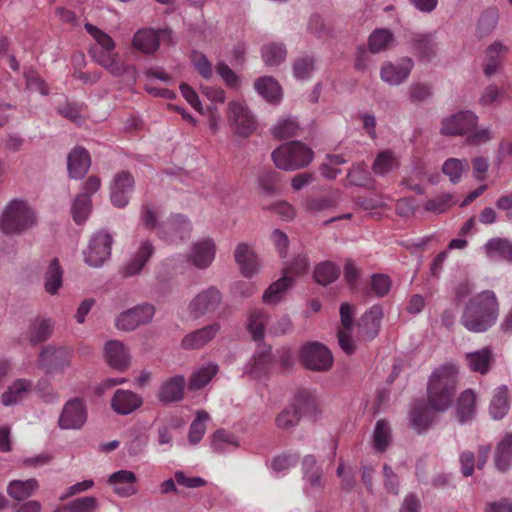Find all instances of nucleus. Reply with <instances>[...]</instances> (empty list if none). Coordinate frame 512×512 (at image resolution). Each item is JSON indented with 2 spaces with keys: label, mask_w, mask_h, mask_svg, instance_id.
<instances>
[{
  "label": "nucleus",
  "mask_w": 512,
  "mask_h": 512,
  "mask_svg": "<svg viewBox=\"0 0 512 512\" xmlns=\"http://www.w3.org/2000/svg\"><path fill=\"white\" fill-rule=\"evenodd\" d=\"M509 408L508 389L505 385H502L494 390L489 412L493 419L500 420L506 416Z\"/></svg>",
  "instance_id": "nucleus-40"
},
{
  "label": "nucleus",
  "mask_w": 512,
  "mask_h": 512,
  "mask_svg": "<svg viewBox=\"0 0 512 512\" xmlns=\"http://www.w3.org/2000/svg\"><path fill=\"white\" fill-rule=\"evenodd\" d=\"M190 221L181 214L171 216L158 227V236L167 243H178L190 236Z\"/></svg>",
  "instance_id": "nucleus-14"
},
{
  "label": "nucleus",
  "mask_w": 512,
  "mask_h": 512,
  "mask_svg": "<svg viewBox=\"0 0 512 512\" xmlns=\"http://www.w3.org/2000/svg\"><path fill=\"white\" fill-rule=\"evenodd\" d=\"M410 44L420 60L431 61L439 50V42L435 32L412 33Z\"/></svg>",
  "instance_id": "nucleus-18"
},
{
  "label": "nucleus",
  "mask_w": 512,
  "mask_h": 512,
  "mask_svg": "<svg viewBox=\"0 0 512 512\" xmlns=\"http://www.w3.org/2000/svg\"><path fill=\"white\" fill-rule=\"evenodd\" d=\"M476 396L472 390H465L457 401V416L461 423L470 420L475 414Z\"/></svg>",
  "instance_id": "nucleus-48"
},
{
  "label": "nucleus",
  "mask_w": 512,
  "mask_h": 512,
  "mask_svg": "<svg viewBox=\"0 0 512 512\" xmlns=\"http://www.w3.org/2000/svg\"><path fill=\"white\" fill-rule=\"evenodd\" d=\"M299 460V455L295 453H285L275 457L272 461L271 467L274 472H285L291 467H294Z\"/></svg>",
  "instance_id": "nucleus-64"
},
{
  "label": "nucleus",
  "mask_w": 512,
  "mask_h": 512,
  "mask_svg": "<svg viewBox=\"0 0 512 512\" xmlns=\"http://www.w3.org/2000/svg\"><path fill=\"white\" fill-rule=\"evenodd\" d=\"M158 210L151 204H143L140 211V223L148 230H155L162 222L158 221Z\"/></svg>",
  "instance_id": "nucleus-61"
},
{
  "label": "nucleus",
  "mask_w": 512,
  "mask_h": 512,
  "mask_svg": "<svg viewBox=\"0 0 512 512\" xmlns=\"http://www.w3.org/2000/svg\"><path fill=\"white\" fill-rule=\"evenodd\" d=\"M271 362V348L262 347L253 355L250 362L245 365L244 373L255 379L261 378L268 372Z\"/></svg>",
  "instance_id": "nucleus-29"
},
{
  "label": "nucleus",
  "mask_w": 512,
  "mask_h": 512,
  "mask_svg": "<svg viewBox=\"0 0 512 512\" xmlns=\"http://www.w3.org/2000/svg\"><path fill=\"white\" fill-rule=\"evenodd\" d=\"M309 260L306 255L298 254L283 270V276L272 283L263 294L267 304L278 303L285 291L292 285V276L302 275L308 271Z\"/></svg>",
  "instance_id": "nucleus-5"
},
{
  "label": "nucleus",
  "mask_w": 512,
  "mask_h": 512,
  "mask_svg": "<svg viewBox=\"0 0 512 512\" xmlns=\"http://www.w3.org/2000/svg\"><path fill=\"white\" fill-rule=\"evenodd\" d=\"M413 68L414 61L410 57L386 61L380 68V79L389 86H400L407 81Z\"/></svg>",
  "instance_id": "nucleus-12"
},
{
  "label": "nucleus",
  "mask_w": 512,
  "mask_h": 512,
  "mask_svg": "<svg viewBox=\"0 0 512 512\" xmlns=\"http://www.w3.org/2000/svg\"><path fill=\"white\" fill-rule=\"evenodd\" d=\"M392 442V429L389 422L385 419H380L376 422L372 434V446L375 451L382 453L387 450Z\"/></svg>",
  "instance_id": "nucleus-41"
},
{
  "label": "nucleus",
  "mask_w": 512,
  "mask_h": 512,
  "mask_svg": "<svg viewBox=\"0 0 512 512\" xmlns=\"http://www.w3.org/2000/svg\"><path fill=\"white\" fill-rule=\"evenodd\" d=\"M154 253V246L149 240L142 241L134 257L122 268L123 277H132L141 272Z\"/></svg>",
  "instance_id": "nucleus-26"
},
{
  "label": "nucleus",
  "mask_w": 512,
  "mask_h": 512,
  "mask_svg": "<svg viewBox=\"0 0 512 512\" xmlns=\"http://www.w3.org/2000/svg\"><path fill=\"white\" fill-rule=\"evenodd\" d=\"M219 367L215 363H207L197 368L190 376L188 389L197 391L208 385L218 373Z\"/></svg>",
  "instance_id": "nucleus-37"
},
{
  "label": "nucleus",
  "mask_w": 512,
  "mask_h": 512,
  "mask_svg": "<svg viewBox=\"0 0 512 512\" xmlns=\"http://www.w3.org/2000/svg\"><path fill=\"white\" fill-rule=\"evenodd\" d=\"M315 71V58L310 55H304L293 61V77L298 81L309 80Z\"/></svg>",
  "instance_id": "nucleus-47"
},
{
  "label": "nucleus",
  "mask_w": 512,
  "mask_h": 512,
  "mask_svg": "<svg viewBox=\"0 0 512 512\" xmlns=\"http://www.w3.org/2000/svg\"><path fill=\"white\" fill-rule=\"evenodd\" d=\"M313 156L311 148L300 141L283 143L271 154L275 166L284 171H295L308 166Z\"/></svg>",
  "instance_id": "nucleus-4"
},
{
  "label": "nucleus",
  "mask_w": 512,
  "mask_h": 512,
  "mask_svg": "<svg viewBox=\"0 0 512 512\" xmlns=\"http://www.w3.org/2000/svg\"><path fill=\"white\" fill-rule=\"evenodd\" d=\"M91 165L89 153L84 148H74L67 158L69 176L73 179L83 178Z\"/></svg>",
  "instance_id": "nucleus-27"
},
{
  "label": "nucleus",
  "mask_w": 512,
  "mask_h": 512,
  "mask_svg": "<svg viewBox=\"0 0 512 512\" xmlns=\"http://www.w3.org/2000/svg\"><path fill=\"white\" fill-rule=\"evenodd\" d=\"M394 42V35L389 29L377 28L368 38V47L371 53H380L389 48Z\"/></svg>",
  "instance_id": "nucleus-44"
},
{
  "label": "nucleus",
  "mask_w": 512,
  "mask_h": 512,
  "mask_svg": "<svg viewBox=\"0 0 512 512\" xmlns=\"http://www.w3.org/2000/svg\"><path fill=\"white\" fill-rule=\"evenodd\" d=\"M322 475L323 472L321 470L314 471L312 474H307V476L303 477L306 494L314 496L322 491L324 487Z\"/></svg>",
  "instance_id": "nucleus-63"
},
{
  "label": "nucleus",
  "mask_w": 512,
  "mask_h": 512,
  "mask_svg": "<svg viewBox=\"0 0 512 512\" xmlns=\"http://www.w3.org/2000/svg\"><path fill=\"white\" fill-rule=\"evenodd\" d=\"M105 358L108 364L118 370H124L129 364V353L124 344L118 340H110L105 345Z\"/></svg>",
  "instance_id": "nucleus-30"
},
{
  "label": "nucleus",
  "mask_w": 512,
  "mask_h": 512,
  "mask_svg": "<svg viewBox=\"0 0 512 512\" xmlns=\"http://www.w3.org/2000/svg\"><path fill=\"white\" fill-rule=\"evenodd\" d=\"M399 167V160L391 150L379 152L373 162L372 170L375 174L384 176Z\"/></svg>",
  "instance_id": "nucleus-45"
},
{
  "label": "nucleus",
  "mask_w": 512,
  "mask_h": 512,
  "mask_svg": "<svg viewBox=\"0 0 512 512\" xmlns=\"http://www.w3.org/2000/svg\"><path fill=\"white\" fill-rule=\"evenodd\" d=\"M267 321L268 314L263 309L256 308L250 312L247 322V329L252 335L253 340H263Z\"/></svg>",
  "instance_id": "nucleus-43"
},
{
  "label": "nucleus",
  "mask_w": 512,
  "mask_h": 512,
  "mask_svg": "<svg viewBox=\"0 0 512 512\" xmlns=\"http://www.w3.org/2000/svg\"><path fill=\"white\" fill-rule=\"evenodd\" d=\"M133 189V176L126 171L117 173L110 187V199L112 204L118 208L127 206Z\"/></svg>",
  "instance_id": "nucleus-17"
},
{
  "label": "nucleus",
  "mask_w": 512,
  "mask_h": 512,
  "mask_svg": "<svg viewBox=\"0 0 512 512\" xmlns=\"http://www.w3.org/2000/svg\"><path fill=\"white\" fill-rule=\"evenodd\" d=\"M32 389V382L28 379H16L1 395L2 405L9 407L22 402Z\"/></svg>",
  "instance_id": "nucleus-28"
},
{
  "label": "nucleus",
  "mask_w": 512,
  "mask_h": 512,
  "mask_svg": "<svg viewBox=\"0 0 512 512\" xmlns=\"http://www.w3.org/2000/svg\"><path fill=\"white\" fill-rule=\"evenodd\" d=\"M235 261L245 277H251L258 271V259L253 249L246 243H240L235 249Z\"/></svg>",
  "instance_id": "nucleus-31"
},
{
  "label": "nucleus",
  "mask_w": 512,
  "mask_h": 512,
  "mask_svg": "<svg viewBox=\"0 0 512 512\" xmlns=\"http://www.w3.org/2000/svg\"><path fill=\"white\" fill-rule=\"evenodd\" d=\"M90 54L97 64L101 65L111 74L118 73V63L120 61L118 60L117 53H115L114 50H98L92 48L90 50Z\"/></svg>",
  "instance_id": "nucleus-50"
},
{
  "label": "nucleus",
  "mask_w": 512,
  "mask_h": 512,
  "mask_svg": "<svg viewBox=\"0 0 512 512\" xmlns=\"http://www.w3.org/2000/svg\"><path fill=\"white\" fill-rule=\"evenodd\" d=\"M227 118L233 132L242 137H248L256 130L257 123L253 114L241 101L228 103Z\"/></svg>",
  "instance_id": "nucleus-8"
},
{
  "label": "nucleus",
  "mask_w": 512,
  "mask_h": 512,
  "mask_svg": "<svg viewBox=\"0 0 512 512\" xmlns=\"http://www.w3.org/2000/svg\"><path fill=\"white\" fill-rule=\"evenodd\" d=\"M91 198L87 193H80L72 205L73 219L77 224L84 223L91 212Z\"/></svg>",
  "instance_id": "nucleus-52"
},
{
  "label": "nucleus",
  "mask_w": 512,
  "mask_h": 512,
  "mask_svg": "<svg viewBox=\"0 0 512 512\" xmlns=\"http://www.w3.org/2000/svg\"><path fill=\"white\" fill-rule=\"evenodd\" d=\"M507 52L508 47L499 41L492 43L486 49L483 63V72L487 77H491L496 73Z\"/></svg>",
  "instance_id": "nucleus-33"
},
{
  "label": "nucleus",
  "mask_w": 512,
  "mask_h": 512,
  "mask_svg": "<svg viewBox=\"0 0 512 512\" xmlns=\"http://www.w3.org/2000/svg\"><path fill=\"white\" fill-rule=\"evenodd\" d=\"M39 488V482L30 478L27 480H12L7 487L8 495L18 501L31 497Z\"/></svg>",
  "instance_id": "nucleus-39"
},
{
  "label": "nucleus",
  "mask_w": 512,
  "mask_h": 512,
  "mask_svg": "<svg viewBox=\"0 0 512 512\" xmlns=\"http://www.w3.org/2000/svg\"><path fill=\"white\" fill-rule=\"evenodd\" d=\"M453 196L451 194H441L425 203V210L432 213H442L453 205Z\"/></svg>",
  "instance_id": "nucleus-62"
},
{
  "label": "nucleus",
  "mask_w": 512,
  "mask_h": 512,
  "mask_svg": "<svg viewBox=\"0 0 512 512\" xmlns=\"http://www.w3.org/2000/svg\"><path fill=\"white\" fill-rule=\"evenodd\" d=\"M340 318L342 328L338 331V343L341 349L348 355L355 351V344L351 339V331L354 323V307L349 303L340 306Z\"/></svg>",
  "instance_id": "nucleus-21"
},
{
  "label": "nucleus",
  "mask_w": 512,
  "mask_h": 512,
  "mask_svg": "<svg viewBox=\"0 0 512 512\" xmlns=\"http://www.w3.org/2000/svg\"><path fill=\"white\" fill-rule=\"evenodd\" d=\"M494 463L496 468L501 471H507L512 465V434L507 433L497 443Z\"/></svg>",
  "instance_id": "nucleus-36"
},
{
  "label": "nucleus",
  "mask_w": 512,
  "mask_h": 512,
  "mask_svg": "<svg viewBox=\"0 0 512 512\" xmlns=\"http://www.w3.org/2000/svg\"><path fill=\"white\" fill-rule=\"evenodd\" d=\"M54 323L50 319H35L30 325V339L33 343L47 340L53 331Z\"/></svg>",
  "instance_id": "nucleus-51"
},
{
  "label": "nucleus",
  "mask_w": 512,
  "mask_h": 512,
  "mask_svg": "<svg viewBox=\"0 0 512 512\" xmlns=\"http://www.w3.org/2000/svg\"><path fill=\"white\" fill-rule=\"evenodd\" d=\"M155 314V308L149 303L136 305L128 309L116 318L117 329L123 331L135 330L138 326L149 323Z\"/></svg>",
  "instance_id": "nucleus-13"
},
{
  "label": "nucleus",
  "mask_w": 512,
  "mask_h": 512,
  "mask_svg": "<svg viewBox=\"0 0 512 512\" xmlns=\"http://www.w3.org/2000/svg\"><path fill=\"white\" fill-rule=\"evenodd\" d=\"M143 403L142 397L131 390L118 389L115 391L111 407L116 414L129 415Z\"/></svg>",
  "instance_id": "nucleus-23"
},
{
  "label": "nucleus",
  "mask_w": 512,
  "mask_h": 512,
  "mask_svg": "<svg viewBox=\"0 0 512 512\" xmlns=\"http://www.w3.org/2000/svg\"><path fill=\"white\" fill-rule=\"evenodd\" d=\"M113 237L105 230L97 231L89 240L86 250L83 251L84 261L91 267H100L111 256Z\"/></svg>",
  "instance_id": "nucleus-7"
},
{
  "label": "nucleus",
  "mask_w": 512,
  "mask_h": 512,
  "mask_svg": "<svg viewBox=\"0 0 512 512\" xmlns=\"http://www.w3.org/2000/svg\"><path fill=\"white\" fill-rule=\"evenodd\" d=\"M457 384V370L446 364L435 369L428 383V402L438 412L447 410L454 399Z\"/></svg>",
  "instance_id": "nucleus-2"
},
{
  "label": "nucleus",
  "mask_w": 512,
  "mask_h": 512,
  "mask_svg": "<svg viewBox=\"0 0 512 512\" xmlns=\"http://www.w3.org/2000/svg\"><path fill=\"white\" fill-rule=\"evenodd\" d=\"M300 356L304 366L313 371H327L333 364V356L329 349L318 342L304 345Z\"/></svg>",
  "instance_id": "nucleus-9"
},
{
  "label": "nucleus",
  "mask_w": 512,
  "mask_h": 512,
  "mask_svg": "<svg viewBox=\"0 0 512 512\" xmlns=\"http://www.w3.org/2000/svg\"><path fill=\"white\" fill-rule=\"evenodd\" d=\"M216 255V245L211 238H204L191 245L188 260L198 269H206Z\"/></svg>",
  "instance_id": "nucleus-20"
},
{
  "label": "nucleus",
  "mask_w": 512,
  "mask_h": 512,
  "mask_svg": "<svg viewBox=\"0 0 512 512\" xmlns=\"http://www.w3.org/2000/svg\"><path fill=\"white\" fill-rule=\"evenodd\" d=\"M185 386L186 380L184 376H172L161 384L157 395L158 399L164 404L181 401L184 396Z\"/></svg>",
  "instance_id": "nucleus-25"
},
{
  "label": "nucleus",
  "mask_w": 512,
  "mask_h": 512,
  "mask_svg": "<svg viewBox=\"0 0 512 512\" xmlns=\"http://www.w3.org/2000/svg\"><path fill=\"white\" fill-rule=\"evenodd\" d=\"M87 420V409L83 399L73 398L68 400L59 417L61 429H80Z\"/></svg>",
  "instance_id": "nucleus-16"
},
{
  "label": "nucleus",
  "mask_w": 512,
  "mask_h": 512,
  "mask_svg": "<svg viewBox=\"0 0 512 512\" xmlns=\"http://www.w3.org/2000/svg\"><path fill=\"white\" fill-rule=\"evenodd\" d=\"M487 257L491 260H504L512 263V241L506 238H491L484 246Z\"/></svg>",
  "instance_id": "nucleus-34"
},
{
  "label": "nucleus",
  "mask_w": 512,
  "mask_h": 512,
  "mask_svg": "<svg viewBox=\"0 0 512 512\" xmlns=\"http://www.w3.org/2000/svg\"><path fill=\"white\" fill-rule=\"evenodd\" d=\"M411 426L418 432L426 431L434 419V413L423 400L414 402L409 415Z\"/></svg>",
  "instance_id": "nucleus-32"
},
{
  "label": "nucleus",
  "mask_w": 512,
  "mask_h": 512,
  "mask_svg": "<svg viewBox=\"0 0 512 512\" xmlns=\"http://www.w3.org/2000/svg\"><path fill=\"white\" fill-rule=\"evenodd\" d=\"M87 33L96 41V43L100 46L101 50H114L115 42L106 32L102 31L98 27L94 26L91 23H85L84 25Z\"/></svg>",
  "instance_id": "nucleus-59"
},
{
  "label": "nucleus",
  "mask_w": 512,
  "mask_h": 512,
  "mask_svg": "<svg viewBox=\"0 0 512 512\" xmlns=\"http://www.w3.org/2000/svg\"><path fill=\"white\" fill-rule=\"evenodd\" d=\"M300 420V412L295 405L289 406L282 410L276 417V425L281 429H289L298 424Z\"/></svg>",
  "instance_id": "nucleus-58"
},
{
  "label": "nucleus",
  "mask_w": 512,
  "mask_h": 512,
  "mask_svg": "<svg viewBox=\"0 0 512 512\" xmlns=\"http://www.w3.org/2000/svg\"><path fill=\"white\" fill-rule=\"evenodd\" d=\"M190 61L194 69L203 79L210 80L213 77L212 63L204 53L198 50H192L190 54Z\"/></svg>",
  "instance_id": "nucleus-55"
},
{
  "label": "nucleus",
  "mask_w": 512,
  "mask_h": 512,
  "mask_svg": "<svg viewBox=\"0 0 512 512\" xmlns=\"http://www.w3.org/2000/svg\"><path fill=\"white\" fill-rule=\"evenodd\" d=\"M478 116L469 110L460 111L442 120L441 134L443 135H467L476 128Z\"/></svg>",
  "instance_id": "nucleus-15"
},
{
  "label": "nucleus",
  "mask_w": 512,
  "mask_h": 512,
  "mask_svg": "<svg viewBox=\"0 0 512 512\" xmlns=\"http://www.w3.org/2000/svg\"><path fill=\"white\" fill-rule=\"evenodd\" d=\"M298 123L292 118L280 119L272 128V134L278 139H286L296 135Z\"/></svg>",
  "instance_id": "nucleus-60"
},
{
  "label": "nucleus",
  "mask_w": 512,
  "mask_h": 512,
  "mask_svg": "<svg viewBox=\"0 0 512 512\" xmlns=\"http://www.w3.org/2000/svg\"><path fill=\"white\" fill-rule=\"evenodd\" d=\"M261 53L263 61L268 66H278L287 57V50L283 43H268L262 47Z\"/></svg>",
  "instance_id": "nucleus-46"
},
{
  "label": "nucleus",
  "mask_w": 512,
  "mask_h": 512,
  "mask_svg": "<svg viewBox=\"0 0 512 512\" xmlns=\"http://www.w3.org/2000/svg\"><path fill=\"white\" fill-rule=\"evenodd\" d=\"M339 275V267L330 261L318 264L314 270V278L316 282L324 286L334 282Z\"/></svg>",
  "instance_id": "nucleus-49"
},
{
  "label": "nucleus",
  "mask_w": 512,
  "mask_h": 512,
  "mask_svg": "<svg viewBox=\"0 0 512 512\" xmlns=\"http://www.w3.org/2000/svg\"><path fill=\"white\" fill-rule=\"evenodd\" d=\"M136 475L130 470H119L112 473L108 478V484L113 487V491L120 497H130L137 493L135 483Z\"/></svg>",
  "instance_id": "nucleus-24"
},
{
  "label": "nucleus",
  "mask_w": 512,
  "mask_h": 512,
  "mask_svg": "<svg viewBox=\"0 0 512 512\" xmlns=\"http://www.w3.org/2000/svg\"><path fill=\"white\" fill-rule=\"evenodd\" d=\"M223 300L222 293L215 286L201 290L189 303L188 309L194 318L213 314L220 307Z\"/></svg>",
  "instance_id": "nucleus-10"
},
{
  "label": "nucleus",
  "mask_w": 512,
  "mask_h": 512,
  "mask_svg": "<svg viewBox=\"0 0 512 512\" xmlns=\"http://www.w3.org/2000/svg\"><path fill=\"white\" fill-rule=\"evenodd\" d=\"M254 88L268 102H279L282 97V91L279 83L271 76L258 78L254 83Z\"/></svg>",
  "instance_id": "nucleus-38"
},
{
  "label": "nucleus",
  "mask_w": 512,
  "mask_h": 512,
  "mask_svg": "<svg viewBox=\"0 0 512 512\" xmlns=\"http://www.w3.org/2000/svg\"><path fill=\"white\" fill-rule=\"evenodd\" d=\"M220 329L221 325L218 322L208 324L185 335L181 341V346L186 350L200 349L212 341Z\"/></svg>",
  "instance_id": "nucleus-22"
},
{
  "label": "nucleus",
  "mask_w": 512,
  "mask_h": 512,
  "mask_svg": "<svg viewBox=\"0 0 512 512\" xmlns=\"http://www.w3.org/2000/svg\"><path fill=\"white\" fill-rule=\"evenodd\" d=\"M209 420V414L206 411L200 410L196 413V418L190 425L188 432L189 442L197 444L203 438L206 426L205 423Z\"/></svg>",
  "instance_id": "nucleus-57"
},
{
  "label": "nucleus",
  "mask_w": 512,
  "mask_h": 512,
  "mask_svg": "<svg viewBox=\"0 0 512 512\" xmlns=\"http://www.w3.org/2000/svg\"><path fill=\"white\" fill-rule=\"evenodd\" d=\"M161 41L164 43L174 42L173 32L170 28H141L134 33L131 46L143 54L152 55L159 49Z\"/></svg>",
  "instance_id": "nucleus-6"
},
{
  "label": "nucleus",
  "mask_w": 512,
  "mask_h": 512,
  "mask_svg": "<svg viewBox=\"0 0 512 512\" xmlns=\"http://www.w3.org/2000/svg\"><path fill=\"white\" fill-rule=\"evenodd\" d=\"M63 283V271L57 258L50 261L44 273V288L51 295L58 293Z\"/></svg>",
  "instance_id": "nucleus-42"
},
{
  "label": "nucleus",
  "mask_w": 512,
  "mask_h": 512,
  "mask_svg": "<svg viewBox=\"0 0 512 512\" xmlns=\"http://www.w3.org/2000/svg\"><path fill=\"white\" fill-rule=\"evenodd\" d=\"M99 501L94 496H84L71 500L63 506L65 512H96Z\"/></svg>",
  "instance_id": "nucleus-53"
},
{
  "label": "nucleus",
  "mask_w": 512,
  "mask_h": 512,
  "mask_svg": "<svg viewBox=\"0 0 512 512\" xmlns=\"http://www.w3.org/2000/svg\"><path fill=\"white\" fill-rule=\"evenodd\" d=\"M469 169L467 160H460L456 158L447 159L442 167V171L447 175L452 183H458L461 179L462 173Z\"/></svg>",
  "instance_id": "nucleus-56"
},
{
  "label": "nucleus",
  "mask_w": 512,
  "mask_h": 512,
  "mask_svg": "<svg viewBox=\"0 0 512 512\" xmlns=\"http://www.w3.org/2000/svg\"><path fill=\"white\" fill-rule=\"evenodd\" d=\"M38 223L36 210L28 201L15 198L5 207L0 217V230L7 235H22Z\"/></svg>",
  "instance_id": "nucleus-3"
},
{
  "label": "nucleus",
  "mask_w": 512,
  "mask_h": 512,
  "mask_svg": "<svg viewBox=\"0 0 512 512\" xmlns=\"http://www.w3.org/2000/svg\"><path fill=\"white\" fill-rule=\"evenodd\" d=\"M238 446V438L229 431L218 430L213 434L212 448L216 452L224 453L229 450V447L236 448Z\"/></svg>",
  "instance_id": "nucleus-54"
},
{
  "label": "nucleus",
  "mask_w": 512,
  "mask_h": 512,
  "mask_svg": "<svg viewBox=\"0 0 512 512\" xmlns=\"http://www.w3.org/2000/svg\"><path fill=\"white\" fill-rule=\"evenodd\" d=\"M71 356L72 351L69 348L48 345L40 352L38 366L47 374H54L70 365Z\"/></svg>",
  "instance_id": "nucleus-11"
},
{
  "label": "nucleus",
  "mask_w": 512,
  "mask_h": 512,
  "mask_svg": "<svg viewBox=\"0 0 512 512\" xmlns=\"http://www.w3.org/2000/svg\"><path fill=\"white\" fill-rule=\"evenodd\" d=\"M499 316V301L492 290H484L471 297L460 317L461 325L473 333L489 330Z\"/></svg>",
  "instance_id": "nucleus-1"
},
{
  "label": "nucleus",
  "mask_w": 512,
  "mask_h": 512,
  "mask_svg": "<svg viewBox=\"0 0 512 512\" xmlns=\"http://www.w3.org/2000/svg\"><path fill=\"white\" fill-rule=\"evenodd\" d=\"M383 317L382 307L372 306L357 322V338L361 341L373 339L379 332Z\"/></svg>",
  "instance_id": "nucleus-19"
},
{
  "label": "nucleus",
  "mask_w": 512,
  "mask_h": 512,
  "mask_svg": "<svg viewBox=\"0 0 512 512\" xmlns=\"http://www.w3.org/2000/svg\"><path fill=\"white\" fill-rule=\"evenodd\" d=\"M465 358L471 371L484 375L490 370L493 352L490 347H483L480 350L466 353Z\"/></svg>",
  "instance_id": "nucleus-35"
}]
</instances>
